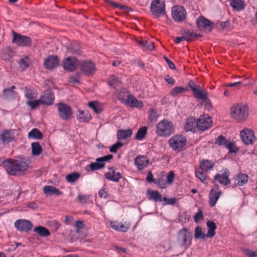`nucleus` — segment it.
<instances>
[{"instance_id": "obj_59", "label": "nucleus", "mask_w": 257, "mask_h": 257, "mask_svg": "<svg viewBox=\"0 0 257 257\" xmlns=\"http://www.w3.org/2000/svg\"><path fill=\"white\" fill-rule=\"evenodd\" d=\"M25 96L29 100H31L35 98L37 95L33 90L27 89L25 92Z\"/></svg>"}, {"instance_id": "obj_50", "label": "nucleus", "mask_w": 257, "mask_h": 257, "mask_svg": "<svg viewBox=\"0 0 257 257\" xmlns=\"http://www.w3.org/2000/svg\"><path fill=\"white\" fill-rule=\"evenodd\" d=\"M195 235L197 238L204 239L207 237L206 234L203 233L201 228L197 226L195 229Z\"/></svg>"}, {"instance_id": "obj_39", "label": "nucleus", "mask_w": 257, "mask_h": 257, "mask_svg": "<svg viewBox=\"0 0 257 257\" xmlns=\"http://www.w3.org/2000/svg\"><path fill=\"white\" fill-rule=\"evenodd\" d=\"M34 230L36 233L43 237L47 236L50 234L49 231L44 227H36Z\"/></svg>"}, {"instance_id": "obj_12", "label": "nucleus", "mask_w": 257, "mask_h": 257, "mask_svg": "<svg viewBox=\"0 0 257 257\" xmlns=\"http://www.w3.org/2000/svg\"><path fill=\"white\" fill-rule=\"evenodd\" d=\"M13 43L23 47L28 46L31 44V40L28 36L17 34L14 31L13 32Z\"/></svg>"}, {"instance_id": "obj_18", "label": "nucleus", "mask_w": 257, "mask_h": 257, "mask_svg": "<svg viewBox=\"0 0 257 257\" xmlns=\"http://www.w3.org/2000/svg\"><path fill=\"white\" fill-rule=\"evenodd\" d=\"M196 25L201 30L210 31L212 29V23L203 16H200L197 19Z\"/></svg>"}, {"instance_id": "obj_56", "label": "nucleus", "mask_w": 257, "mask_h": 257, "mask_svg": "<svg viewBox=\"0 0 257 257\" xmlns=\"http://www.w3.org/2000/svg\"><path fill=\"white\" fill-rule=\"evenodd\" d=\"M123 146V144L120 142H117L115 144L111 146L109 149V151L112 153H115L118 149Z\"/></svg>"}, {"instance_id": "obj_48", "label": "nucleus", "mask_w": 257, "mask_h": 257, "mask_svg": "<svg viewBox=\"0 0 257 257\" xmlns=\"http://www.w3.org/2000/svg\"><path fill=\"white\" fill-rule=\"evenodd\" d=\"M120 81L118 79V78L115 77L114 76H110L109 78V80L108 81V85L115 88L116 86H118L120 84Z\"/></svg>"}, {"instance_id": "obj_47", "label": "nucleus", "mask_w": 257, "mask_h": 257, "mask_svg": "<svg viewBox=\"0 0 257 257\" xmlns=\"http://www.w3.org/2000/svg\"><path fill=\"white\" fill-rule=\"evenodd\" d=\"M41 103L40 99L39 100H35L34 99L28 100L26 104L28 106L31 107L32 109H34L38 107Z\"/></svg>"}, {"instance_id": "obj_49", "label": "nucleus", "mask_w": 257, "mask_h": 257, "mask_svg": "<svg viewBox=\"0 0 257 257\" xmlns=\"http://www.w3.org/2000/svg\"><path fill=\"white\" fill-rule=\"evenodd\" d=\"M190 218V216L186 212H181L179 216V221L181 223H185L188 222Z\"/></svg>"}, {"instance_id": "obj_41", "label": "nucleus", "mask_w": 257, "mask_h": 257, "mask_svg": "<svg viewBox=\"0 0 257 257\" xmlns=\"http://www.w3.org/2000/svg\"><path fill=\"white\" fill-rule=\"evenodd\" d=\"M80 177V173L78 172H73L67 175L66 176V179L68 182L72 183L76 181Z\"/></svg>"}, {"instance_id": "obj_61", "label": "nucleus", "mask_w": 257, "mask_h": 257, "mask_svg": "<svg viewBox=\"0 0 257 257\" xmlns=\"http://www.w3.org/2000/svg\"><path fill=\"white\" fill-rule=\"evenodd\" d=\"M246 80L245 79L244 82L238 81V82H234V83H229L228 84L227 86L229 87H234V86L239 87V86H241L242 85H243L244 86H248V85H250V83L246 82Z\"/></svg>"}, {"instance_id": "obj_26", "label": "nucleus", "mask_w": 257, "mask_h": 257, "mask_svg": "<svg viewBox=\"0 0 257 257\" xmlns=\"http://www.w3.org/2000/svg\"><path fill=\"white\" fill-rule=\"evenodd\" d=\"M127 105L131 107H135L137 108H141L143 104L141 101L138 100L132 95H128L125 101Z\"/></svg>"}, {"instance_id": "obj_63", "label": "nucleus", "mask_w": 257, "mask_h": 257, "mask_svg": "<svg viewBox=\"0 0 257 257\" xmlns=\"http://www.w3.org/2000/svg\"><path fill=\"white\" fill-rule=\"evenodd\" d=\"M68 82L73 84L79 83V76L78 75L71 76L69 78Z\"/></svg>"}, {"instance_id": "obj_8", "label": "nucleus", "mask_w": 257, "mask_h": 257, "mask_svg": "<svg viewBox=\"0 0 257 257\" xmlns=\"http://www.w3.org/2000/svg\"><path fill=\"white\" fill-rule=\"evenodd\" d=\"M196 124L198 130L204 132L209 130L212 126V121L209 115L203 114L196 120Z\"/></svg>"}, {"instance_id": "obj_52", "label": "nucleus", "mask_w": 257, "mask_h": 257, "mask_svg": "<svg viewBox=\"0 0 257 257\" xmlns=\"http://www.w3.org/2000/svg\"><path fill=\"white\" fill-rule=\"evenodd\" d=\"M89 195H84L81 193H79L77 196L79 202L82 204L87 203L89 201Z\"/></svg>"}, {"instance_id": "obj_35", "label": "nucleus", "mask_w": 257, "mask_h": 257, "mask_svg": "<svg viewBox=\"0 0 257 257\" xmlns=\"http://www.w3.org/2000/svg\"><path fill=\"white\" fill-rule=\"evenodd\" d=\"M1 138L4 143H8L13 140L14 135L12 132L6 131L2 134Z\"/></svg>"}, {"instance_id": "obj_33", "label": "nucleus", "mask_w": 257, "mask_h": 257, "mask_svg": "<svg viewBox=\"0 0 257 257\" xmlns=\"http://www.w3.org/2000/svg\"><path fill=\"white\" fill-rule=\"evenodd\" d=\"M230 4L232 8L237 11H241L244 8V4L242 0H231Z\"/></svg>"}, {"instance_id": "obj_45", "label": "nucleus", "mask_w": 257, "mask_h": 257, "mask_svg": "<svg viewBox=\"0 0 257 257\" xmlns=\"http://www.w3.org/2000/svg\"><path fill=\"white\" fill-rule=\"evenodd\" d=\"M186 132H191L193 130V117H189L186 120L184 126Z\"/></svg>"}, {"instance_id": "obj_24", "label": "nucleus", "mask_w": 257, "mask_h": 257, "mask_svg": "<svg viewBox=\"0 0 257 257\" xmlns=\"http://www.w3.org/2000/svg\"><path fill=\"white\" fill-rule=\"evenodd\" d=\"M109 172L105 174V177L107 180L117 182L122 178L119 172H116L115 170L111 168H109Z\"/></svg>"}, {"instance_id": "obj_7", "label": "nucleus", "mask_w": 257, "mask_h": 257, "mask_svg": "<svg viewBox=\"0 0 257 257\" xmlns=\"http://www.w3.org/2000/svg\"><path fill=\"white\" fill-rule=\"evenodd\" d=\"M151 11L156 17H160L166 14L165 5L161 0H154L151 5Z\"/></svg>"}, {"instance_id": "obj_2", "label": "nucleus", "mask_w": 257, "mask_h": 257, "mask_svg": "<svg viewBox=\"0 0 257 257\" xmlns=\"http://www.w3.org/2000/svg\"><path fill=\"white\" fill-rule=\"evenodd\" d=\"M249 108L247 105L237 103L230 109V115L232 118L239 122L244 121L248 116Z\"/></svg>"}, {"instance_id": "obj_31", "label": "nucleus", "mask_w": 257, "mask_h": 257, "mask_svg": "<svg viewBox=\"0 0 257 257\" xmlns=\"http://www.w3.org/2000/svg\"><path fill=\"white\" fill-rule=\"evenodd\" d=\"M43 192L46 195H61L62 193L57 188L52 186H45L43 188Z\"/></svg>"}, {"instance_id": "obj_32", "label": "nucleus", "mask_w": 257, "mask_h": 257, "mask_svg": "<svg viewBox=\"0 0 257 257\" xmlns=\"http://www.w3.org/2000/svg\"><path fill=\"white\" fill-rule=\"evenodd\" d=\"M15 86L13 85L10 88H6L3 90L4 96L6 99H10L14 98L16 97V93L14 91Z\"/></svg>"}, {"instance_id": "obj_42", "label": "nucleus", "mask_w": 257, "mask_h": 257, "mask_svg": "<svg viewBox=\"0 0 257 257\" xmlns=\"http://www.w3.org/2000/svg\"><path fill=\"white\" fill-rule=\"evenodd\" d=\"M67 53L69 54H79L80 50L77 44H72L67 48Z\"/></svg>"}, {"instance_id": "obj_60", "label": "nucleus", "mask_w": 257, "mask_h": 257, "mask_svg": "<svg viewBox=\"0 0 257 257\" xmlns=\"http://www.w3.org/2000/svg\"><path fill=\"white\" fill-rule=\"evenodd\" d=\"M158 118L157 112L155 109H151L149 114V119L151 122L156 121Z\"/></svg>"}, {"instance_id": "obj_27", "label": "nucleus", "mask_w": 257, "mask_h": 257, "mask_svg": "<svg viewBox=\"0 0 257 257\" xmlns=\"http://www.w3.org/2000/svg\"><path fill=\"white\" fill-rule=\"evenodd\" d=\"M78 112L77 118L80 122H88L91 118L90 114L87 111L79 110Z\"/></svg>"}, {"instance_id": "obj_15", "label": "nucleus", "mask_w": 257, "mask_h": 257, "mask_svg": "<svg viewBox=\"0 0 257 257\" xmlns=\"http://www.w3.org/2000/svg\"><path fill=\"white\" fill-rule=\"evenodd\" d=\"M15 227L20 231L27 232L30 230L33 225L28 220L18 219L14 223Z\"/></svg>"}, {"instance_id": "obj_29", "label": "nucleus", "mask_w": 257, "mask_h": 257, "mask_svg": "<svg viewBox=\"0 0 257 257\" xmlns=\"http://www.w3.org/2000/svg\"><path fill=\"white\" fill-rule=\"evenodd\" d=\"M214 166V163L207 160H203L200 162V168L202 171H207L212 169Z\"/></svg>"}, {"instance_id": "obj_30", "label": "nucleus", "mask_w": 257, "mask_h": 257, "mask_svg": "<svg viewBox=\"0 0 257 257\" xmlns=\"http://www.w3.org/2000/svg\"><path fill=\"white\" fill-rule=\"evenodd\" d=\"M248 177L247 175L239 173L236 176V184L239 186H243L248 182Z\"/></svg>"}, {"instance_id": "obj_57", "label": "nucleus", "mask_w": 257, "mask_h": 257, "mask_svg": "<svg viewBox=\"0 0 257 257\" xmlns=\"http://www.w3.org/2000/svg\"><path fill=\"white\" fill-rule=\"evenodd\" d=\"M204 216L201 209L198 211L194 216V219L196 223H199L203 219Z\"/></svg>"}, {"instance_id": "obj_1", "label": "nucleus", "mask_w": 257, "mask_h": 257, "mask_svg": "<svg viewBox=\"0 0 257 257\" xmlns=\"http://www.w3.org/2000/svg\"><path fill=\"white\" fill-rule=\"evenodd\" d=\"M7 172L13 176L24 174L29 168V164L24 161L16 159H7L3 162Z\"/></svg>"}, {"instance_id": "obj_17", "label": "nucleus", "mask_w": 257, "mask_h": 257, "mask_svg": "<svg viewBox=\"0 0 257 257\" xmlns=\"http://www.w3.org/2000/svg\"><path fill=\"white\" fill-rule=\"evenodd\" d=\"M221 194V191L217 185H214L211 189L209 194V204L214 206L217 202Z\"/></svg>"}, {"instance_id": "obj_20", "label": "nucleus", "mask_w": 257, "mask_h": 257, "mask_svg": "<svg viewBox=\"0 0 257 257\" xmlns=\"http://www.w3.org/2000/svg\"><path fill=\"white\" fill-rule=\"evenodd\" d=\"M80 70L86 75H89L95 71V64L90 61H83L80 64Z\"/></svg>"}, {"instance_id": "obj_58", "label": "nucleus", "mask_w": 257, "mask_h": 257, "mask_svg": "<svg viewBox=\"0 0 257 257\" xmlns=\"http://www.w3.org/2000/svg\"><path fill=\"white\" fill-rule=\"evenodd\" d=\"M167 181L166 182L167 185L172 184L175 178V173L173 171H170L167 175Z\"/></svg>"}, {"instance_id": "obj_25", "label": "nucleus", "mask_w": 257, "mask_h": 257, "mask_svg": "<svg viewBox=\"0 0 257 257\" xmlns=\"http://www.w3.org/2000/svg\"><path fill=\"white\" fill-rule=\"evenodd\" d=\"M229 175V172L228 170L225 169L223 174L220 175L217 174L215 177V180L218 181V182L224 185H228L230 183V181L228 178Z\"/></svg>"}, {"instance_id": "obj_10", "label": "nucleus", "mask_w": 257, "mask_h": 257, "mask_svg": "<svg viewBox=\"0 0 257 257\" xmlns=\"http://www.w3.org/2000/svg\"><path fill=\"white\" fill-rule=\"evenodd\" d=\"M57 108L60 117L63 120H68L72 115L71 107L67 104L59 103L57 104Z\"/></svg>"}, {"instance_id": "obj_22", "label": "nucleus", "mask_w": 257, "mask_h": 257, "mask_svg": "<svg viewBox=\"0 0 257 257\" xmlns=\"http://www.w3.org/2000/svg\"><path fill=\"white\" fill-rule=\"evenodd\" d=\"M110 226L112 229L116 231L125 232L130 228L131 224L130 222H124L123 224L121 222L111 221Z\"/></svg>"}, {"instance_id": "obj_3", "label": "nucleus", "mask_w": 257, "mask_h": 257, "mask_svg": "<svg viewBox=\"0 0 257 257\" xmlns=\"http://www.w3.org/2000/svg\"><path fill=\"white\" fill-rule=\"evenodd\" d=\"M194 97L197 99L200 104L204 105L208 109L212 108V104L208 98V92L201 83H194Z\"/></svg>"}, {"instance_id": "obj_64", "label": "nucleus", "mask_w": 257, "mask_h": 257, "mask_svg": "<svg viewBox=\"0 0 257 257\" xmlns=\"http://www.w3.org/2000/svg\"><path fill=\"white\" fill-rule=\"evenodd\" d=\"M154 183L161 188H165L167 185L166 182H164L162 180H159L158 181H154Z\"/></svg>"}, {"instance_id": "obj_16", "label": "nucleus", "mask_w": 257, "mask_h": 257, "mask_svg": "<svg viewBox=\"0 0 257 257\" xmlns=\"http://www.w3.org/2000/svg\"><path fill=\"white\" fill-rule=\"evenodd\" d=\"M55 97L53 92L50 90H47L43 92L40 97L41 104L51 105L53 104Z\"/></svg>"}, {"instance_id": "obj_5", "label": "nucleus", "mask_w": 257, "mask_h": 257, "mask_svg": "<svg viewBox=\"0 0 257 257\" xmlns=\"http://www.w3.org/2000/svg\"><path fill=\"white\" fill-rule=\"evenodd\" d=\"M239 136L241 142L246 146L252 145L257 141L255 132L251 128L244 127L239 131Z\"/></svg>"}, {"instance_id": "obj_46", "label": "nucleus", "mask_w": 257, "mask_h": 257, "mask_svg": "<svg viewBox=\"0 0 257 257\" xmlns=\"http://www.w3.org/2000/svg\"><path fill=\"white\" fill-rule=\"evenodd\" d=\"M225 147L228 149L230 153H236L239 151L235 143L230 141H228Z\"/></svg>"}, {"instance_id": "obj_44", "label": "nucleus", "mask_w": 257, "mask_h": 257, "mask_svg": "<svg viewBox=\"0 0 257 257\" xmlns=\"http://www.w3.org/2000/svg\"><path fill=\"white\" fill-rule=\"evenodd\" d=\"M228 140L222 135L219 136L215 141V144L219 146L226 147Z\"/></svg>"}, {"instance_id": "obj_14", "label": "nucleus", "mask_w": 257, "mask_h": 257, "mask_svg": "<svg viewBox=\"0 0 257 257\" xmlns=\"http://www.w3.org/2000/svg\"><path fill=\"white\" fill-rule=\"evenodd\" d=\"M79 65L78 60L73 57H68L63 62V68L68 71H73L76 70Z\"/></svg>"}, {"instance_id": "obj_62", "label": "nucleus", "mask_w": 257, "mask_h": 257, "mask_svg": "<svg viewBox=\"0 0 257 257\" xmlns=\"http://www.w3.org/2000/svg\"><path fill=\"white\" fill-rule=\"evenodd\" d=\"M245 253L248 257H257V250L253 251L246 249L245 250Z\"/></svg>"}, {"instance_id": "obj_19", "label": "nucleus", "mask_w": 257, "mask_h": 257, "mask_svg": "<svg viewBox=\"0 0 257 257\" xmlns=\"http://www.w3.org/2000/svg\"><path fill=\"white\" fill-rule=\"evenodd\" d=\"M59 64V60L56 56H49L44 61V67L49 70L57 67Z\"/></svg>"}, {"instance_id": "obj_53", "label": "nucleus", "mask_w": 257, "mask_h": 257, "mask_svg": "<svg viewBox=\"0 0 257 257\" xmlns=\"http://www.w3.org/2000/svg\"><path fill=\"white\" fill-rule=\"evenodd\" d=\"M162 200L164 201V202L162 203V205L163 206L167 205H174L177 201V199L175 198L168 199L166 197H164L163 198H162Z\"/></svg>"}, {"instance_id": "obj_28", "label": "nucleus", "mask_w": 257, "mask_h": 257, "mask_svg": "<svg viewBox=\"0 0 257 257\" xmlns=\"http://www.w3.org/2000/svg\"><path fill=\"white\" fill-rule=\"evenodd\" d=\"M133 134L132 130L128 128L127 130H120L117 133V138L118 140H125L130 138Z\"/></svg>"}, {"instance_id": "obj_43", "label": "nucleus", "mask_w": 257, "mask_h": 257, "mask_svg": "<svg viewBox=\"0 0 257 257\" xmlns=\"http://www.w3.org/2000/svg\"><path fill=\"white\" fill-rule=\"evenodd\" d=\"M187 90V88L182 87L181 86L175 87L171 90L170 94L173 96H176L179 94L186 92Z\"/></svg>"}, {"instance_id": "obj_4", "label": "nucleus", "mask_w": 257, "mask_h": 257, "mask_svg": "<svg viewBox=\"0 0 257 257\" xmlns=\"http://www.w3.org/2000/svg\"><path fill=\"white\" fill-rule=\"evenodd\" d=\"M174 132V124L167 119H164L160 121L156 125V133L159 136L168 137Z\"/></svg>"}, {"instance_id": "obj_23", "label": "nucleus", "mask_w": 257, "mask_h": 257, "mask_svg": "<svg viewBox=\"0 0 257 257\" xmlns=\"http://www.w3.org/2000/svg\"><path fill=\"white\" fill-rule=\"evenodd\" d=\"M136 42L138 45L144 49L151 51L155 48V44L153 42L143 39L141 37L137 39Z\"/></svg>"}, {"instance_id": "obj_13", "label": "nucleus", "mask_w": 257, "mask_h": 257, "mask_svg": "<svg viewBox=\"0 0 257 257\" xmlns=\"http://www.w3.org/2000/svg\"><path fill=\"white\" fill-rule=\"evenodd\" d=\"M178 241L179 243L184 246L190 245L191 243V235L186 229H183L179 232Z\"/></svg>"}, {"instance_id": "obj_11", "label": "nucleus", "mask_w": 257, "mask_h": 257, "mask_svg": "<svg viewBox=\"0 0 257 257\" xmlns=\"http://www.w3.org/2000/svg\"><path fill=\"white\" fill-rule=\"evenodd\" d=\"M113 156L112 155H107L104 157L99 158L96 159L95 162L91 163L89 165V168L92 171L100 170L105 166V163L112 159Z\"/></svg>"}, {"instance_id": "obj_54", "label": "nucleus", "mask_w": 257, "mask_h": 257, "mask_svg": "<svg viewBox=\"0 0 257 257\" xmlns=\"http://www.w3.org/2000/svg\"><path fill=\"white\" fill-rule=\"evenodd\" d=\"M193 36V33H189V37L187 36L183 37H177L175 38V41L176 43L179 44L182 41H186L187 42L191 41L192 38L191 37Z\"/></svg>"}, {"instance_id": "obj_37", "label": "nucleus", "mask_w": 257, "mask_h": 257, "mask_svg": "<svg viewBox=\"0 0 257 257\" xmlns=\"http://www.w3.org/2000/svg\"><path fill=\"white\" fill-rule=\"evenodd\" d=\"M32 153L33 155L38 156L42 152V148L39 143L34 142L31 144Z\"/></svg>"}, {"instance_id": "obj_51", "label": "nucleus", "mask_w": 257, "mask_h": 257, "mask_svg": "<svg viewBox=\"0 0 257 257\" xmlns=\"http://www.w3.org/2000/svg\"><path fill=\"white\" fill-rule=\"evenodd\" d=\"M30 60L29 58L25 57L24 58L20 59L19 65L22 69H25L29 66Z\"/></svg>"}, {"instance_id": "obj_40", "label": "nucleus", "mask_w": 257, "mask_h": 257, "mask_svg": "<svg viewBox=\"0 0 257 257\" xmlns=\"http://www.w3.org/2000/svg\"><path fill=\"white\" fill-rule=\"evenodd\" d=\"M88 105L96 113H99L102 111L101 105L97 101L89 102Z\"/></svg>"}, {"instance_id": "obj_21", "label": "nucleus", "mask_w": 257, "mask_h": 257, "mask_svg": "<svg viewBox=\"0 0 257 257\" xmlns=\"http://www.w3.org/2000/svg\"><path fill=\"white\" fill-rule=\"evenodd\" d=\"M149 163V160L144 155H138L135 160V164L140 171L146 168Z\"/></svg>"}, {"instance_id": "obj_55", "label": "nucleus", "mask_w": 257, "mask_h": 257, "mask_svg": "<svg viewBox=\"0 0 257 257\" xmlns=\"http://www.w3.org/2000/svg\"><path fill=\"white\" fill-rule=\"evenodd\" d=\"M196 176L203 183H206L207 182L208 179L202 170L197 171L196 173Z\"/></svg>"}, {"instance_id": "obj_38", "label": "nucleus", "mask_w": 257, "mask_h": 257, "mask_svg": "<svg viewBox=\"0 0 257 257\" xmlns=\"http://www.w3.org/2000/svg\"><path fill=\"white\" fill-rule=\"evenodd\" d=\"M148 128L146 126L141 127L135 135V139L137 140H142L146 136Z\"/></svg>"}, {"instance_id": "obj_34", "label": "nucleus", "mask_w": 257, "mask_h": 257, "mask_svg": "<svg viewBox=\"0 0 257 257\" xmlns=\"http://www.w3.org/2000/svg\"><path fill=\"white\" fill-rule=\"evenodd\" d=\"M148 194L150 196L149 199L155 202H161L162 198L160 193L157 191L148 190Z\"/></svg>"}, {"instance_id": "obj_9", "label": "nucleus", "mask_w": 257, "mask_h": 257, "mask_svg": "<svg viewBox=\"0 0 257 257\" xmlns=\"http://www.w3.org/2000/svg\"><path fill=\"white\" fill-rule=\"evenodd\" d=\"M186 15V10L182 6L176 5L172 8V17L175 22L178 23L183 22L185 20Z\"/></svg>"}, {"instance_id": "obj_6", "label": "nucleus", "mask_w": 257, "mask_h": 257, "mask_svg": "<svg viewBox=\"0 0 257 257\" xmlns=\"http://www.w3.org/2000/svg\"><path fill=\"white\" fill-rule=\"evenodd\" d=\"M168 143L173 151L180 152L186 146L187 140L182 135H176L169 139Z\"/></svg>"}, {"instance_id": "obj_36", "label": "nucleus", "mask_w": 257, "mask_h": 257, "mask_svg": "<svg viewBox=\"0 0 257 257\" xmlns=\"http://www.w3.org/2000/svg\"><path fill=\"white\" fill-rule=\"evenodd\" d=\"M42 134L37 128H33L28 133V137L30 139L40 140L42 138Z\"/></svg>"}]
</instances>
